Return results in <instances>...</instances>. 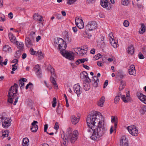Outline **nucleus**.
Wrapping results in <instances>:
<instances>
[{
    "instance_id": "nucleus-33",
    "label": "nucleus",
    "mask_w": 146,
    "mask_h": 146,
    "mask_svg": "<svg viewBox=\"0 0 146 146\" xmlns=\"http://www.w3.org/2000/svg\"><path fill=\"white\" fill-rule=\"evenodd\" d=\"M9 131L8 130H6L3 132L2 136L4 137H7L9 135Z\"/></svg>"
},
{
    "instance_id": "nucleus-22",
    "label": "nucleus",
    "mask_w": 146,
    "mask_h": 146,
    "mask_svg": "<svg viewBox=\"0 0 146 146\" xmlns=\"http://www.w3.org/2000/svg\"><path fill=\"white\" fill-rule=\"evenodd\" d=\"M105 98L104 97H102L100 99L98 103V105L99 106L102 107L105 102Z\"/></svg>"
},
{
    "instance_id": "nucleus-29",
    "label": "nucleus",
    "mask_w": 146,
    "mask_h": 146,
    "mask_svg": "<svg viewBox=\"0 0 146 146\" xmlns=\"http://www.w3.org/2000/svg\"><path fill=\"white\" fill-rule=\"evenodd\" d=\"M141 28L140 30L139 31V32L140 33L143 34L145 31V26L143 24H141Z\"/></svg>"
},
{
    "instance_id": "nucleus-43",
    "label": "nucleus",
    "mask_w": 146,
    "mask_h": 146,
    "mask_svg": "<svg viewBox=\"0 0 146 146\" xmlns=\"http://www.w3.org/2000/svg\"><path fill=\"white\" fill-rule=\"evenodd\" d=\"M19 86L20 87V88L22 89L23 88H24L23 86L24 85V83L23 82H22L21 79L19 80Z\"/></svg>"
},
{
    "instance_id": "nucleus-36",
    "label": "nucleus",
    "mask_w": 146,
    "mask_h": 146,
    "mask_svg": "<svg viewBox=\"0 0 146 146\" xmlns=\"http://www.w3.org/2000/svg\"><path fill=\"white\" fill-rule=\"evenodd\" d=\"M11 48L8 45H5L3 48V50L5 51H9L11 50Z\"/></svg>"
},
{
    "instance_id": "nucleus-61",
    "label": "nucleus",
    "mask_w": 146,
    "mask_h": 146,
    "mask_svg": "<svg viewBox=\"0 0 146 146\" xmlns=\"http://www.w3.org/2000/svg\"><path fill=\"white\" fill-rule=\"evenodd\" d=\"M108 80H106L104 82V88H105L106 86L108 85Z\"/></svg>"
},
{
    "instance_id": "nucleus-7",
    "label": "nucleus",
    "mask_w": 146,
    "mask_h": 146,
    "mask_svg": "<svg viewBox=\"0 0 146 146\" xmlns=\"http://www.w3.org/2000/svg\"><path fill=\"white\" fill-rule=\"evenodd\" d=\"M97 26V24L95 21H92L88 23L85 27L86 30L91 31L96 29Z\"/></svg>"
},
{
    "instance_id": "nucleus-18",
    "label": "nucleus",
    "mask_w": 146,
    "mask_h": 146,
    "mask_svg": "<svg viewBox=\"0 0 146 146\" xmlns=\"http://www.w3.org/2000/svg\"><path fill=\"white\" fill-rule=\"evenodd\" d=\"M99 82V79L96 76H94L93 77V79L92 80V86L95 87H96L98 86V82Z\"/></svg>"
},
{
    "instance_id": "nucleus-34",
    "label": "nucleus",
    "mask_w": 146,
    "mask_h": 146,
    "mask_svg": "<svg viewBox=\"0 0 146 146\" xmlns=\"http://www.w3.org/2000/svg\"><path fill=\"white\" fill-rule=\"evenodd\" d=\"M141 113L143 115L146 112V106L142 107L140 110Z\"/></svg>"
},
{
    "instance_id": "nucleus-63",
    "label": "nucleus",
    "mask_w": 146,
    "mask_h": 146,
    "mask_svg": "<svg viewBox=\"0 0 146 146\" xmlns=\"http://www.w3.org/2000/svg\"><path fill=\"white\" fill-rule=\"evenodd\" d=\"M13 14L12 13L10 12L8 14V17L10 19H11L13 18Z\"/></svg>"
},
{
    "instance_id": "nucleus-59",
    "label": "nucleus",
    "mask_w": 146,
    "mask_h": 146,
    "mask_svg": "<svg viewBox=\"0 0 146 146\" xmlns=\"http://www.w3.org/2000/svg\"><path fill=\"white\" fill-rule=\"evenodd\" d=\"M138 55L139 58L140 59H143L144 58L143 55L141 52L139 53Z\"/></svg>"
},
{
    "instance_id": "nucleus-2",
    "label": "nucleus",
    "mask_w": 146,
    "mask_h": 146,
    "mask_svg": "<svg viewBox=\"0 0 146 146\" xmlns=\"http://www.w3.org/2000/svg\"><path fill=\"white\" fill-rule=\"evenodd\" d=\"M61 137L64 145H66L69 141L72 143H74L77 140L79 134L77 130H74L72 131V129L70 127L66 129V135L63 131L61 132Z\"/></svg>"
},
{
    "instance_id": "nucleus-10",
    "label": "nucleus",
    "mask_w": 146,
    "mask_h": 146,
    "mask_svg": "<svg viewBox=\"0 0 146 146\" xmlns=\"http://www.w3.org/2000/svg\"><path fill=\"white\" fill-rule=\"evenodd\" d=\"M101 5L103 7L106 8L108 10H110L111 8L110 4L108 0H101Z\"/></svg>"
},
{
    "instance_id": "nucleus-14",
    "label": "nucleus",
    "mask_w": 146,
    "mask_h": 146,
    "mask_svg": "<svg viewBox=\"0 0 146 146\" xmlns=\"http://www.w3.org/2000/svg\"><path fill=\"white\" fill-rule=\"evenodd\" d=\"M128 71L130 75H133L134 76L136 75V70L134 65H132L130 66Z\"/></svg>"
},
{
    "instance_id": "nucleus-4",
    "label": "nucleus",
    "mask_w": 146,
    "mask_h": 146,
    "mask_svg": "<svg viewBox=\"0 0 146 146\" xmlns=\"http://www.w3.org/2000/svg\"><path fill=\"white\" fill-rule=\"evenodd\" d=\"M18 85L16 83H15L13 86H11L9 90L7 95L8 97V102L12 104L13 103V99L17 95L18 88Z\"/></svg>"
},
{
    "instance_id": "nucleus-53",
    "label": "nucleus",
    "mask_w": 146,
    "mask_h": 146,
    "mask_svg": "<svg viewBox=\"0 0 146 146\" xmlns=\"http://www.w3.org/2000/svg\"><path fill=\"white\" fill-rule=\"evenodd\" d=\"M48 128V125L47 124H45L44 125V132H46L47 133H48L47 131V129Z\"/></svg>"
},
{
    "instance_id": "nucleus-21",
    "label": "nucleus",
    "mask_w": 146,
    "mask_h": 146,
    "mask_svg": "<svg viewBox=\"0 0 146 146\" xmlns=\"http://www.w3.org/2000/svg\"><path fill=\"white\" fill-rule=\"evenodd\" d=\"M88 76V74L87 72H83L80 73V78L84 80L85 78Z\"/></svg>"
},
{
    "instance_id": "nucleus-42",
    "label": "nucleus",
    "mask_w": 146,
    "mask_h": 146,
    "mask_svg": "<svg viewBox=\"0 0 146 146\" xmlns=\"http://www.w3.org/2000/svg\"><path fill=\"white\" fill-rule=\"evenodd\" d=\"M120 97L119 96H116L114 99V103L115 104H117L119 101Z\"/></svg>"
},
{
    "instance_id": "nucleus-50",
    "label": "nucleus",
    "mask_w": 146,
    "mask_h": 146,
    "mask_svg": "<svg viewBox=\"0 0 146 146\" xmlns=\"http://www.w3.org/2000/svg\"><path fill=\"white\" fill-rule=\"evenodd\" d=\"M80 52H80L79 53V54H80V55H83L84 54H85L86 53V50H85L84 49L83 50L82 48L80 49Z\"/></svg>"
},
{
    "instance_id": "nucleus-32",
    "label": "nucleus",
    "mask_w": 146,
    "mask_h": 146,
    "mask_svg": "<svg viewBox=\"0 0 146 146\" xmlns=\"http://www.w3.org/2000/svg\"><path fill=\"white\" fill-rule=\"evenodd\" d=\"M49 69L50 68V71L51 72V76H55L56 74L54 73V69L51 65H50L48 66Z\"/></svg>"
},
{
    "instance_id": "nucleus-55",
    "label": "nucleus",
    "mask_w": 146,
    "mask_h": 146,
    "mask_svg": "<svg viewBox=\"0 0 146 146\" xmlns=\"http://www.w3.org/2000/svg\"><path fill=\"white\" fill-rule=\"evenodd\" d=\"M109 36L110 41V40H113V36L112 33H110L109 34Z\"/></svg>"
},
{
    "instance_id": "nucleus-26",
    "label": "nucleus",
    "mask_w": 146,
    "mask_h": 146,
    "mask_svg": "<svg viewBox=\"0 0 146 146\" xmlns=\"http://www.w3.org/2000/svg\"><path fill=\"white\" fill-rule=\"evenodd\" d=\"M17 47L20 50H23L24 48V46L23 42H17L16 43Z\"/></svg>"
},
{
    "instance_id": "nucleus-23",
    "label": "nucleus",
    "mask_w": 146,
    "mask_h": 146,
    "mask_svg": "<svg viewBox=\"0 0 146 146\" xmlns=\"http://www.w3.org/2000/svg\"><path fill=\"white\" fill-rule=\"evenodd\" d=\"M119 89V91L122 90L123 89L125 86V81L122 80L120 83Z\"/></svg>"
},
{
    "instance_id": "nucleus-58",
    "label": "nucleus",
    "mask_w": 146,
    "mask_h": 146,
    "mask_svg": "<svg viewBox=\"0 0 146 146\" xmlns=\"http://www.w3.org/2000/svg\"><path fill=\"white\" fill-rule=\"evenodd\" d=\"M9 37L10 38L11 40H14L16 38L12 34H10L9 35Z\"/></svg>"
},
{
    "instance_id": "nucleus-56",
    "label": "nucleus",
    "mask_w": 146,
    "mask_h": 146,
    "mask_svg": "<svg viewBox=\"0 0 146 146\" xmlns=\"http://www.w3.org/2000/svg\"><path fill=\"white\" fill-rule=\"evenodd\" d=\"M142 51L143 54L146 55V46H144L142 48Z\"/></svg>"
},
{
    "instance_id": "nucleus-11",
    "label": "nucleus",
    "mask_w": 146,
    "mask_h": 146,
    "mask_svg": "<svg viewBox=\"0 0 146 146\" xmlns=\"http://www.w3.org/2000/svg\"><path fill=\"white\" fill-rule=\"evenodd\" d=\"M34 70L39 78H41L42 75L41 70L39 65L37 64L34 68Z\"/></svg>"
},
{
    "instance_id": "nucleus-40",
    "label": "nucleus",
    "mask_w": 146,
    "mask_h": 146,
    "mask_svg": "<svg viewBox=\"0 0 146 146\" xmlns=\"http://www.w3.org/2000/svg\"><path fill=\"white\" fill-rule=\"evenodd\" d=\"M80 29H83L84 27V24L83 22L78 24V25H76Z\"/></svg>"
},
{
    "instance_id": "nucleus-38",
    "label": "nucleus",
    "mask_w": 146,
    "mask_h": 146,
    "mask_svg": "<svg viewBox=\"0 0 146 146\" xmlns=\"http://www.w3.org/2000/svg\"><path fill=\"white\" fill-rule=\"evenodd\" d=\"M118 72V76L121 78H123L124 75L122 71L121 70H119Z\"/></svg>"
},
{
    "instance_id": "nucleus-51",
    "label": "nucleus",
    "mask_w": 146,
    "mask_h": 146,
    "mask_svg": "<svg viewBox=\"0 0 146 146\" xmlns=\"http://www.w3.org/2000/svg\"><path fill=\"white\" fill-rule=\"evenodd\" d=\"M35 36V32L33 31L31 32L29 35V36L31 37L32 38H34Z\"/></svg>"
},
{
    "instance_id": "nucleus-39",
    "label": "nucleus",
    "mask_w": 146,
    "mask_h": 146,
    "mask_svg": "<svg viewBox=\"0 0 146 146\" xmlns=\"http://www.w3.org/2000/svg\"><path fill=\"white\" fill-rule=\"evenodd\" d=\"M84 83H86L87 84H90V82L91 81L90 79L88 76L85 78L84 80Z\"/></svg>"
},
{
    "instance_id": "nucleus-31",
    "label": "nucleus",
    "mask_w": 146,
    "mask_h": 146,
    "mask_svg": "<svg viewBox=\"0 0 146 146\" xmlns=\"http://www.w3.org/2000/svg\"><path fill=\"white\" fill-rule=\"evenodd\" d=\"M104 36H102L101 37V40H100V45L101 47H104L105 45V43L104 41Z\"/></svg>"
},
{
    "instance_id": "nucleus-37",
    "label": "nucleus",
    "mask_w": 146,
    "mask_h": 146,
    "mask_svg": "<svg viewBox=\"0 0 146 146\" xmlns=\"http://www.w3.org/2000/svg\"><path fill=\"white\" fill-rule=\"evenodd\" d=\"M129 0H121V3L122 5H127L129 3Z\"/></svg>"
},
{
    "instance_id": "nucleus-9",
    "label": "nucleus",
    "mask_w": 146,
    "mask_h": 146,
    "mask_svg": "<svg viewBox=\"0 0 146 146\" xmlns=\"http://www.w3.org/2000/svg\"><path fill=\"white\" fill-rule=\"evenodd\" d=\"M60 53L63 56L67 59L70 60L74 59V56L72 54L69 53L68 51H66L65 50L63 51H60Z\"/></svg>"
},
{
    "instance_id": "nucleus-47",
    "label": "nucleus",
    "mask_w": 146,
    "mask_h": 146,
    "mask_svg": "<svg viewBox=\"0 0 146 146\" xmlns=\"http://www.w3.org/2000/svg\"><path fill=\"white\" fill-rule=\"evenodd\" d=\"M129 25V22L127 20H125L124 21L123 23V25L125 27H128Z\"/></svg>"
},
{
    "instance_id": "nucleus-54",
    "label": "nucleus",
    "mask_w": 146,
    "mask_h": 146,
    "mask_svg": "<svg viewBox=\"0 0 146 146\" xmlns=\"http://www.w3.org/2000/svg\"><path fill=\"white\" fill-rule=\"evenodd\" d=\"M77 0H69L67 1V3L71 4L74 3Z\"/></svg>"
},
{
    "instance_id": "nucleus-35",
    "label": "nucleus",
    "mask_w": 146,
    "mask_h": 146,
    "mask_svg": "<svg viewBox=\"0 0 146 146\" xmlns=\"http://www.w3.org/2000/svg\"><path fill=\"white\" fill-rule=\"evenodd\" d=\"M38 56V58L39 59H41L43 58L44 56L42 54V52L40 51H38L37 52Z\"/></svg>"
},
{
    "instance_id": "nucleus-41",
    "label": "nucleus",
    "mask_w": 146,
    "mask_h": 146,
    "mask_svg": "<svg viewBox=\"0 0 146 146\" xmlns=\"http://www.w3.org/2000/svg\"><path fill=\"white\" fill-rule=\"evenodd\" d=\"M83 22V20L80 19L78 18L76 19L75 20V23L76 25H78V24L81 23Z\"/></svg>"
},
{
    "instance_id": "nucleus-46",
    "label": "nucleus",
    "mask_w": 146,
    "mask_h": 146,
    "mask_svg": "<svg viewBox=\"0 0 146 146\" xmlns=\"http://www.w3.org/2000/svg\"><path fill=\"white\" fill-rule=\"evenodd\" d=\"M8 60L7 59H5L4 62H1L0 63V65L2 66H3V65L4 64L5 65H6L7 64V63Z\"/></svg>"
},
{
    "instance_id": "nucleus-48",
    "label": "nucleus",
    "mask_w": 146,
    "mask_h": 146,
    "mask_svg": "<svg viewBox=\"0 0 146 146\" xmlns=\"http://www.w3.org/2000/svg\"><path fill=\"white\" fill-rule=\"evenodd\" d=\"M44 82L45 86L50 90L52 88V87L49 84H48L46 81H44Z\"/></svg>"
},
{
    "instance_id": "nucleus-25",
    "label": "nucleus",
    "mask_w": 146,
    "mask_h": 146,
    "mask_svg": "<svg viewBox=\"0 0 146 146\" xmlns=\"http://www.w3.org/2000/svg\"><path fill=\"white\" fill-rule=\"evenodd\" d=\"M134 52V48L133 46L131 45L128 46V52L131 54H132Z\"/></svg>"
},
{
    "instance_id": "nucleus-27",
    "label": "nucleus",
    "mask_w": 146,
    "mask_h": 146,
    "mask_svg": "<svg viewBox=\"0 0 146 146\" xmlns=\"http://www.w3.org/2000/svg\"><path fill=\"white\" fill-rule=\"evenodd\" d=\"M121 98L123 101L125 103H127L130 101V98H127L124 95H122L121 96Z\"/></svg>"
},
{
    "instance_id": "nucleus-45",
    "label": "nucleus",
    "mask_w": 146,
    "mask_h": 146,
    "mask_svg": "<svg viewBox=\"0 0 146 146\" xmlns=\"http://www.w3.org/2000/svg\"><path fill=\"white\" fill-rule=\"evenodd\" d=\"M63 111V109L61 108H57L56 109V112L58 114H60Z\"/></svg>"
},
{
    "instance_id": "nucleus-17",
    "label": "nucleus",
    "mask_w": 146,
    "mask_h": 146,
    "mask_svg": "<svg viewBox=\"0 0 146 146\" xmlns=\"http://www.w3.org/2000/svg\"><path fill=\"white\" fill-rule=\"evenodd\" d=\"M56 77V76H51L50 78V80L51 83L54 86V88L56 89H57L58 88V87L55 80V78Z\"/></svg>"
},
{
    "instance_id": "nucleus-30",
    "label": "nucleus",
    "mask_w": 146,
    "mask_h": 146,
    "mask_svg": "<svg viewBox=\"0 0 146 146\" xmlns=\"http://www.w3.org/2000/svg\"><path fill=\"white\" fill-rule=\"evenodd\" d=\"M110 42L111 45L115 48H116L117 47L116 43L115 42L114 39L112 40H110Z\"/></svg>"
},
{
    "instance_id": "nucleus-12",
    "label": "nucleus",
    "mask_w": 146,
    "mask_h": 146,
    "mask_svg": "<svg viewBox=\"0 0 146 146\" xmlns=\"http://www.w3.org/2000/svg\"><path fill=\"white\" fill-rule=\"evenodd\" d=\"M74 92L79 96L82 92L80 90V86L79 83L75 84L74 86Z\"/></svg>"
},
{
    "instance_id": "nucleus-62",
    "label": "nucleus",
    "mask_w": 146,
    "mask_h": 146,
    "mask_svg": "<svg viewBox=\"0 0 146 146\" xmlns=\"http://www.w3.org/2000/svg\"><path fill=\"white\" fill-rule=\"evenodd\" d=\"M72 36H68L67 37L68 41L69 42H70L72 41Z\"/></svg>"
},
{
    "instance_id": "nucleus-49",
    "label": "nucleus",
    "mask_w": 146,
    "mask_h": 146,
    "mask_svg": "<svg viewBox=\"0 0 146 146\" xmlns=\"http://www.w3.org/2000/svg\"><path fill=\"white\" fill-rule=\"evenodd\" d=\"M39 16L40 15L38 13H35L34 15V19L35 20H38Z\"/></svg>"
},
{
    "instance_id": "nucleus-19",
    "label": "nucleus",
    "mask_w": 146,
    "mask_h": 146,
    "mask_svg": "<svg viewBox=\"0 0 146 146\" xmlns=\"http://www.w3.org/2000/svg\"><path fill=\"white\" fill-rule=\"evenodd\" d=\"M25 43L26 46L28 47H29L33 45V42L32 40L27 37L25 38Z\"/></svg>"
},
{
    "instance_id": "nucleus-44",
    "label": "nucleus",
    "mask_w": 146,
    "mask_h": 146,
    "mask_svg": "<svg viewBox=\"0 0 146 146\" xmlns=\"http://www.w3.org/2000/svg\"><path fill=\"white\" fill-rule=\"evenodd\" d=\"M56 98H54L53 99V103L52 104V106L54 108L56 106Z\"/></svg>"
},
{
    "instance_id": "nucleus-60",
    "label": "nucleus",
    "mask_w": 146,
    "mask_h": 146,
    "mask_svg": "<svg viewBox=\"0 0 146 146\" xmlns=\"http://www.w3.org/2000/svg\"><path fill=\"white\" fill-rule=\"evenodd\" d=\"M111 121L112 123H114L115 122L117 121V118H116L115 117H113V118H112Z\"/></svg>"
},
{
    "instance_id": "nucleus-15",
    "label": "nucleus",
    "mask_w": 146,
    "mask_h": 146,
    "mask_svg": "<svg viewBox=\"0 0 146 146\" xmlns=\"http://www.w3.org/2000/svg\"><path fill=\"white\" fill-rule=\"evenodd\" d=\"M120 145L121 146H128V141L125 137L123 136L121 137Z\"/></svg>"
},
{
    "instance_id": "nucleus-16",
    "label": "nucleus",
    "mask_w": 146,
    "mask_h": 146,
    "mask_svg": "<svg viewBox=\"0 0 146 146\" xmlns=\"http://www.w3.org/2000/svg\"><path fill=\"white\" fill-rule=\"evenodd\" d=\"M137 96L141 102L146 104V96L142 93L137 94Z\"/></svg>"
},
{
    "instance_id": "nucleus-8",
    "label": "nucleus",
    "mask_w": 146,
    "mask_h": 146,
    "mask_svg": "<svg viewBox=\"0 0 146 146\" xmlns=\"http://www.w3.org/2000/svg\"><path fill=\"white\" fill-rule=\"evenodd\" d=\"M127 129L129 133L133 136H136L138 134V131L135 126L132 125L127 127Z\"/></svg>"
},
{
    "instance_id": "nucleus-28",
    "label": "nucleus",
    "mask_w": 146,
    "mask_h": 146,
    "mask_svg": "<svg viewBox=\"0 0 146 146\" xmlns=\"http://www.w3.org/2000/svg\"><path fill=\"white\" fill-rule=\"evenodd\" d=\"M84 89L86 91L89 90L90 88V84H87L86 83H83Z\"/></svg>"
},
{
    "instance_id": "nucleus-1",
    "label": "nucleus",
    "mask_w": 146,
    "mask_h": 146,
    "mask_svg": "<svg viewBox=\"0 0 146 146\" xmlns=\"http://www.w3.org/2000/svg\"><path fill=\"white\" fill-rule=\"evenodd\" d=\"M95 124L94 125H92L91 126H88L89 129L88 131V132H93V133L90 137L93 140H96L97 139L102 137L105 133L106 131L104 125L102 121H99L98 125L96 126Z\"/></svg>"
},
{
    "instance_id": "nucleus-5",
    "label": "nucleus",
    "mask_w": 146,
    "mask_h": 146,
    "mask_svg": "<svg viewBox=\"0 0 146 146\" xmlns=\"http://www.w3.org/2000/svg\"><path fill=\"white\" fill-rule=\"evenodd\" d=\"M54 45L58 49H61L60 51L64 50L67 47L65 41L60 38L57 39L56 42H54Z\"/></svg>"
},
{
    "instance_id": "nucleus-20",
    "label": "nucleus",
    "mask_w": 146,
    "mask_h": 146,
    "mask_svg": "<svg viewBox=\"0 0 146 146\" xmlns=\"http://www.w3.org/2000/svg\"><path fill=\"white\" fill-rule=\"evenodd\" d=\"M79 120V118L76 117L74 115H72L71 117V121L72 124H76L77 123Z\"/></svg>"
},
{
    "instance_id": "nucleus-52",
    "label": "nucleus",
    "mask_w": 146,
    "mask_h": 146,
    "mask_svg": "<svg viewBox=\"0 0 146 146\" xmlns=\"http://www.w3.org/2000/svg\"><path fill=\"white\" fill-rule=\"evenodd\" d=\"M59 128V127L58 126V122H56L55 123L54 128V129H55L56 130H58Z\"/></svg>"
},
{
    "instance_id": "nucleus-64",
    "label": "nucleus",
    "mask_w": 146,
    "mask_h": 146,
    "mask_svg": "<svg viewBox=\"0 0 146 146\" xmlns=\"http://www.w3.org/2000/svg\"><path fill=\"white\" fill-rule=\"evenodd\" d=\"M19 99V97H16V98H15V101L13 103V105H15L16 104V103L18 102V100Z\"/></svg>"
},
{
    "instance_id": "nucleus-57",
    "label": "nucleus",
    "mask_w": 146,
    "mask_h": 146,
    "mask_svg": "<svg viewBox=\"0 0 146 146\" xmlns=\"http://www.w3.org/2000/svg\"><path fill=\"white\" fill-rule=\"evenodd\" d=\"M30 53L32 55L35 54L36 52V51L34 50L33 48H31L30 50Z\"/></svg>"
},
{
    "instance_id": "nucleus-13",
    "label": "nucleus",
    "mask_w": 146,
    "mask_h": 146,
    "mask_svg": "<svg viewBox=\"0 0 146 146\" xmlns=\"http://www.w3.org/2000/svg\"><path fill=\"white\" fill-rule=\"evenodd\" d=\"M37 123H38V122L36 121H34L32 123L31 130L32 132H35L37 131L38 127L37 125L36 124Z\"/></svg>"
},
{
    "instance_id": "nucleus-6",
    "label": "nucleus",
    "mask_w": 146,
    "mask_h": 146,
    "mask_svg": "<svg viewBox=\"0 0 146 146\" xmlns=\"http://www.w3.org/2000/svg\"><path fill=\"white\" fill-rule=\"evenodd\" d=\"M2 119L1 122L2 127L5 128H8L11 125V119L9 118L4 116Z\"/></svg>"
},
{
    "instance_id": "nucleus-3",
    "label": "nucleus",
    "mask_w": 146,
    "mask_h": 146,
    "mask_svg": "<svg viewBox=\"0 0 146 146\" xmlns=\"http://www.w3.org/2000/svg\"><path fill=\"white\" fill-rule=\"evenodd\" d=\"M101 116L102 117L101 114L99 112H97L94 113V111L92 112L88 116L86 119L87 124L88 126L91 127L92 125H94L95 124L99 122V120L98 117Z\"/></svg>"
},
{
    "instance_id": "nucleus-24",
    "label": "nucleus",
    "mask_w": 146,
    "mask_h": 146,
    "mask_svg": "<svg viewBox=\"0 0 146 146\" xmlns=\"http://www.w3.org/2000/svg\"><path fill=\"white\" fill-rule=\"evenodd\" d=\"M29 142L28 139L27 137L24 138L23 140V146H28Z\"/></svg>"
}]
</instances>
